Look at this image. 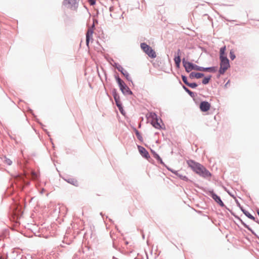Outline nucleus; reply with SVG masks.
Listing matches in <instances>:
<instances>
[{
  "mask_svg": "<svg viewBox=\"0 0 259 259\" xmlns=\"http://www.w3.org/2000/svg\"><path fill=\"white\" fill-rule=\"evenodd\" d=\"M187 163L189 166L199 176L205 178L210 177L211 174L205 168V167L200 163L191 160H188L187 161Z\"/></svg>",
  "mask_w": 259,
  "mask_h": 259,
  "instance_id": "obj_1",
  "label": "nucleus"
},
{
  "mask_svg": "<svg viewBox=\"0 0 259 259\" xmlns=\"http://www.w3.org/2000/svg\"><path fill=\"white\" fill-rule=\"evenodd\" d=\"M115 78L118 84L121 92L124 96L132 95L133 94V92L131 90L129 87L127 86L125 82L119 77L118 75H115Z\"/></svg>",
  "mask_w": 259,
  "mask_h": 259,
  "instance_id": "obj_2",
  "label": "nucleus"
},
{
  "mask_svg": "<svg viewBox=\"0 0 259 259\" xmlns=\"http://www.w3.org/2000/svg\"><path fill=\"white\" fill-rule=\"evenodd\" d=\"M63 4L67 8L77 12L79 6V0H63Z\"/></svg>",
  "mask_w": 259,
  "mask_h": 259,
  "instance_id": "obj_3",
  "label": "nucleus"
},
{
  "mask_svg": "<svg viewBox=\"0 0 259 259\" xmlns=\"http://www.w3.org/2000/svg\"><path fill=\"white\" fill-rule=\"evenodd\" d=\"M142 50L150 58H154L156 57V53L151 47L145 42H142L140 45Z\"/></svg>",
  "mask_w": 259,
  "mask_h": 259,
  "instance_id": "obj_4",
  "label": "nucleus"
},
{
  "mask_svg": "<svg viewBox=\"0 0 259 259\" xmlns=\"http://www.w3.org/2000/svg\"><path fill=\"white\" fill-rule=\"evenodd\" d=\"M220 69L219 72L221 74H223L230 67L229 60L227 57H221Z\"/></svg>",
  "mask_w": 259,
  "mask_h": 259,
  "instance_id": "obj_5",
  "label": "nucleus"
},
{
  "mask_svg": "<svg viewBox=\"0 0 259 259\" xmlns=\"http://www.w3.org/2000/svg\"><path fill=\"white\" fill-rule=\"evenodd\" d=\"M148 118L149 120L151 119V123L154 127L158 129L162 128V126L160 123L158 122L157 116L155 113H150Z\"/></svg>",
  "mask_w": 259,
  "mask_h": 259,
  "instance_id": "obj_6",
  "label": "nucleus"
},
{
  "mask_svg": "<svg viewBox=\"0 0 259 259\" xmlns=\"http://www.w3.org/2000/svg\"><path fill=\"white\" fill-rule=\"evenodd\" d=\"M95 20L91 27H90L86 33V44L88 46L90 40L93 39V34L95 28Z\"/></svg>",
  "mask_w": 259,
  "mask_h": 259,
  "instance_id": "obj_7",
  "label": "nucleus"
},
{
  "mask_svg": "<svg viewBox=\"0 0 259 259\" xmlns=\"http://www.w3.org/2000/svg\"><path fill=\"white\" fill-rule=\"evenodd\" d=\"M138 149L140 154L145 158L148 159L150 158V155L147 150L143 146L138 145Z\"/></svg>",
  "mask_w": 259,
  "mask_h": 259,
  "instance_id": "obj_8",
  "label": "nucleus"
},
{
  "mask_svg": "<svg viewBox=\"0 0 259 259\" xmlns=\"http://www.w3.org/2000/svg\"><path fill=\"white\" fill-rule=\"evenodd\" d=\"M117 70L123 75L125 76V77L128 81H131L132 83H133L132 78L130 76L128 73L121 66H119L118 67H117Z\"/></svg>",
  "mask_w": 259,
  "mask_h": 259,
  "instance_id": "obj_9",
  "label": "nucleus"
},
{
  "mask_svg": "<svg viewBox=\"0 0 259 259\" xmlns=\"http://www.w3.org/2000/svg\"><path fill=\"white\" fill-rule=\"evenodd\" d=\"M210 104L206 101L201 102L200 104V109L202 112H206L208 111L210 108Z\"/></svg>",
  "mask_w": 259,
  "mask_h": 259,
  "instance_id": "obj_10",
  "label": "nucleus"
},
{
  "mask_svg": "<svg viewBox=\"0 0 259 259\" xmlns=\"http://www.w3.org/2000/svg\"><path fill=\"white\" fill-rule=\"evenodd\" d=\"M181 52L180 49H179L177 51V52L176 53L174 58V61L176 64V65L177 67H179L180 63H181Z\"/></svg>",
  "mask_w": 259,
  "mask_h": 259,
  "instance_id": "obj_11",
  "label": "nucleus"
},
{
  "mask_svg": "<svg viewBox=\"0 0 259 259\" xmlns=\"http://www.w3.org/2000/svg\"><path fill=\"white\" fill-rule=\"evenodd\" d=\"M183 63L184 67H185V69L187 72H189L193 70V63L185 61L184 60H183Z\"/></svg>",
  "mask_w": 259,
  "mask_h": 259,
  "instance_id": "obj_12",
  "label": "nucleus"
},
{
  "mask_svg": "<svg viewBox=\"0 0 259 259\" xmlns=\"http://www.w3.org/2000/svg\"><path fill=\"white\" fill-rule=\"evenodd\" d=\"M211 196L220 206H224V204L221 200L220 197L214 193H211Z\"/></svg>",
  "mask_w": 259,
  "mask_h": 259,
  "instance_id": "obj_13",
  "label": "nucleus"
},
{
  "mask_svg": "<svg viewBox=\"0 0 259 259\" xmlns=\"http://www.w3.org/2000/svg\"><path fill=\"white\" fill-rule=\"evenodd\" d=\"M64 180L69 184H71L75 186H78V182L74 178H68L67 179H64Z\"/></svg>",
  "mask_w": 259,
  "mask_h": 259,
  "instance_id": "obj_14",
  "label": "nucleus"
},
{
  "mask_svg": "<svg viewBox=\"0 0 259 259\" xmlns=\"http://www.w3.org/2000/svg\"><path fill=\"white\" fill-rule=\"evenodd\" d=\"M204 76V74L200 73H196V72H191L190 74V77L191 78H200Z\"/></svg>",
  "mask_w": 259,
  "mask_h": 259,
  "instance_id": "obj_15",
  "label": "nucleus"
},
{
  "mask_svg": "<svg viewBox=\"0 0 259 259\" xmlns=\"http://www.w3.org/2000/svg\"><path fill=\"white\" fill-rule=\"evenodd\" d=\"M133 130L135 132V134H136L137 138L138 139V140L140 142H143V138L142 135H141V134L140 133V132L137 130V128L135 127H133Z\"/></svg>",
  "mask_w": 259,
  "mask_h": 259,
  "instance_id": "obj_16",
  "label": "nucleus"
},
{
  "mask_svg": "<svg viewBox=\"0 0 259 259\" xmlns=\"http://www.w3.org/2000/svg\"><path fill=\"white\" fill-rule=\"evenodd\" d=\"M151 151L153 154V157L156 159L160 163L162 164V158L160 157V156L157 154L155 151L151 149Z\"/></svg>",
  "mask_w": 259,
  "mask_h": 259,
  "instance_id": "obj_17",
  "label": "nucleus"
},
{
  "mask_svg": "<svg viewBox=\"0 0 259 259\" xmlns=\"http://www.w3.org/2000/svg\"><path fill=\"white\" fill-rule=\"evenodd\" d=\"M113 98L115 100L116 106H118L119 105H120L122 104L120 100V96H119V94H118L116 96H114Z\"/></svg>",
  "mask_w": 259,
  "mask_h": 259,
  "instance_id": "obj_18",
  "label": "nucleus"
},
{
  "mask_svg": "<svg viewBox=\"0 0 259 259\" xmlns=\"http://www.w3.org/2000/svg\"><path fill=\"white\" fill-rule=\"evenodd\" d=\"M202 71L215 72V68L213 67L208 68L202 67Z\"/></svg>",
  "mask_w": 259,
  "mask_h": 259,
  "instance_id": "obj_19",
  "label": "nucleus"
},
{
  "mask_svg": "<svg viewBox=\"0 0 259 259\" xmlns=\"http://www.w3.org/2000/svg\"><path fill=\"white\" fill-rule=\"evenodd\" d=\"M174 173L182 180H185L186 181H188L189 180L186 176L180 174L178 171L175 172Z\"/></svg>",
  "mask_w": 259,
  "mask_h": 259,
  "instance_id": "obj_20",
  "label": "nucleus"
},
{
  "mask_svg": "<svg viewBox=\"0 0 259 259\" xmlns=\"http://www.w3.org/2000/svg\"><path fill=\"white\" fill-rule=\"evenodd\" d=\"M4 162L8 165H11L12 164V161L6 156L4 157Z\"/></svg>",
  "mask_w": 259,
  "mask_h": 259,
  "instance_id": "obj_21",
  "label": "nucleus"
},
{
  "mask_svg": "<svg viewBox=\"0 0 259 259\" xmlns=\"http://www.w3.org/2000/svg\"><path fill=\"white\" fill-rule=\"evenodd\" d=\"M243 212L245 214L246 216H247L248 218L253 220V221H255V218L252 216L250 213H249L247 211H243Z\"/></svg>",
  "mask_w": 259,
  "mask_h": 259,
  "instance_id": "obj_22",
  "label": "nucleus"
},
{
  "mask_svg": "<svg viewBox=\"0 0 259 259\" xmlns=\"http://www.w3.org/2000/svg\"><path fill=\"white\" fill-rule=\"evenodd\" d=\"M225 51H226V47L225 46L221 48V49H220V58L221 57H226L225 56H224Z\"/></svg>",
  "mask_w": 259,
  "mask_h": 259,
  "instance_id": "obj_23",
  "label": "nucleus"
},
{
  "mask_svg": "<svg viewBox=\"0 0 259 259\" xmlns=\"http://www.w3.org/2000/svg\"><path fill=\"white\" fill-rule=\"evenodd\" d=\"M211 76H209L208 77H205L202 80V83L204 84H206L208 83L209 80L210 79Z\"/></svg>",
  "mask_w": 259,
  "mask_h": 259,
  "instance_id": "obj_24",
  "label": "nucleus"
},
{
  "mask_svg": "<svg viewBox=\"0 0 259 259\" xmlns=\"http://www.w3.org/2000/svg\"><path fill=\"white\" fill-rule=\"evenodd\" d=\"M117 107H118L119 111L120 112V113L122 114V115H124L125 114V112L124 111V110H123V108L122 107V104H120V105H119L118 106H117Z\"/></svg>",
  "mask_w": 259,
  "mask_h": 259,
  "instance_id": "obj_25",
  "label": "nucleus"
},
{
  "mask_svg": "<svg viewBox=\"0 0 259 259\" xmlns=\"http://www.w3.org/2000/svg\"><path fill=\"white\" fill-rule=\"evenodd\" d=\"M202 67L198 66L196 65L193 64V70H197V71H202Z\"/></svg>",
  "mask_w": 259,
  "mask_h": 259,
  "instance_id": "obj_26",
  "label": "nucleus"
},
{
  "mask_svg": "<svg viewBox=\"0 0 259 259\" xmlns=\"http://www.w3.org/2000/svg\"><path fill=\"white\" fill-rule=\"evenodd\" d=\"M184 90L191 96L193 97L194 96V94L192 92H191L190 90H189L188 88H186L185 87H183Z\"/></svg>",
  "mask_w": 259,
  "mask_h": 259,
  "instance_id": "obj_27",
  "label": "nucleus"
},
{
  "mask_svg": "<svg viewBox=\"0 0 259 259\" xmlns=\"http://www.w3.org/2000/svg\"><path fill=\"white\" fill-rule=\"evenodd\" d=\"M187 85L191 88H195L197 87V84L196 83H189Z\"/></svg>",
  "mask_w": 259,
  "mask_h": 259,
  "instance_id": "obj_28",
  "label": "nucleus"
},
{
  "mask_svg": "<svg viewBox=\"0 0 259 259\" xmlns=\"http://www.w3.org/2000/svg\"><path fill=\"white\" fill-rule=\"evenodd\" d=\"M6 236V232H2L0 234V241L3 240Z\"/></svg>",
  "mask_w": 259,
  "mask_h": 259,
  "instance_id": "obj_29",
  "label": "nucleus"
},
{
  "mask_svg": "<svg viewBox=\"0 0 259 259\" xmlns=\"http://www.w3.org/2000/svg\"><path fill=\"white\" fill-rule=\"evenodd\" d=\"M111 92H112V95L113 97L116 96L118 94V93H117V90L116 89H113L112 90Z\"/></svg>",
  "mask_w": 259,
  "mask_h": 259,
  "instance_id": "obj_30",
  "label": "nucleus"
},
{
  "mask_svg": "<svg viewBox=\"0 0 259 259\" xmlns=\"http://www.w3.org/2000/svg\"><path fill=\"white\" fill-rule=\"evenodd\" d=\"M182 80H183V81H184V82L186 84L188 85V83H189V82H188V81H187V77H186L185 76H183V75H182Z\"/></svg>",
  "mask_w": 259,
  "mask_h": 259,
  "instance_id": "obj_31",
  "label": "nucleus"
},
{
  "mask_svg": "<svg viewBox=\"0 0 259 259\" xmlns=\"http://www.w3.org/2000/svg\"><path fill=\"white\" fill-rule=\"evenodd\" d=\"M230 57L231 59L234 60L235 58V56L232 51H230Z\"/></svg>",
  "mask_w": 259,
  "mask_h": 259,
  "instance_id": "obj_32",
  "label": "nucleus"
},
{
  "mask_svg": "<svg viewBox=\"0 0 259 259\" xmlns=\"http://www.w3.org/2000/svg\"><path fill=\"white\" fill-rule=\"evenodd\" d=\"M89 4L91 6H94L96 4V0H88Z\"/></svg>",
  "mask_w": 259,
  "mask_h": 259,
  "instance_id": "obj_33",
  "label": "nucleus"
},
{
  "mask_svg": "<svg viewBox=\"0 0 259 259\" xmlns=\"http://www.w3.org/2000/svg\"><path fill=\"white\" fill-rule=\"evenodd\" d=\"M112 65H113V66L115 67L117 69V67H118L119 66H121L117 63H114V64H113Z\"/></svg>",
  "mask_w": 259,
  "mask_h": 259,
  "instance_id": "obj_34",
  "label": "nucleus"
},
{
  "mask_svg": "<svg viewBox=\"0 0 259 259\" xmlns=\"http://www.w3.org/2000/svg\"><path fill=\"white\" fill-rule=\"evenodd\" d=\"M153 66L154 67H156V68H158L159 67V65L158 64H157L156 63H154Z\"/></svg>",
  "mask_w": 259,
  "mask_h": 259,
  "instance_id": "obj_35",
  "label": "nucleus"
},
{
  "mask_svg": "<svg viewBox=\"0 0 259 259\" xmlns=\"http://www.w3.org/2000/svg\"><path fill=\"white\" fill-rule=\"evenodd\" d=\"M33 178H36L37 175H36V174L35 172H33Z\"/></svg>",
  "mask_w": 259,
  "mask_h": 259,
  "instance_id": "obj_36",
  "label": "nucleus"
},
{
  "mask_svg": "<svg viewBox=\"0 0 259 259\" xmlns=\"http://www.w3.org/2000/svg\"><path fill=\"white\" fill-rule=\"evenodd\" d=\"M142 237H143V238L144 239L145 238V235H144L143 233L142 232Z\"/></svg>",
  "mask_w": 259,
  "mask_h": 259,
  "instance_id": "obj_37",
  "label": "nucleus"
},
{
  "mask_svg": "<svg viewBox=\"0 0 259 259\" xmlns=\"http://www.w3.org/2000/svg\"><path fill=\"white\" fill-rule=\"evenodd\" d=\"M0 259H6V258H4L3 257H1Z\"/></svg>",
  "mask_w": 259,
  "mask_h": 259,
  "instance_id": "obj_38",
  "label": "nucleus"
},
{
  "mask_svg": "<svg viewBox=\"0 0 259 259\" xmlns=\"http://www.w3.org/2000/svg\"><path fill=\"white\" fill-rule=\"evenodd\" d=\"M257 213L258 215H259V210L257 211Z\"/></svg>",
  "mask_w": 259,
  "mask_h": 259,
  "instance_id": "obj_39",
  "label": "nucleus"
},
{
  "mask_svg": "<svg viewBox=\"0 0 259 259\" xmlns=\"http://www.w3.org/2000/svg\"><path fill=\"white\" fill-rule=\"evenodd\" d=\"M156 142L157 143H158L159 142V140H157V141H156Z\"/></svg>",
  "mask_w": 259,
  "mask_h": 259,
  "instance_id": "obj_40",
  "label": "nucleus"
},
{
  "mask_svg": "<svg viewBox=\"0 0 259 259\" xmlns=\"http://www.w3.org/2000/svg\"><path fill=\"white\" fill-rule=\"evenodd\" d=\"M44 190V189H42V190L41 191V193H42Z\"/></svg>",
  "mask_w": 259,
  "mask_h": 259,
  "instance_id": "obj_41",
  "label": "nucleus"
}]
</instances>
